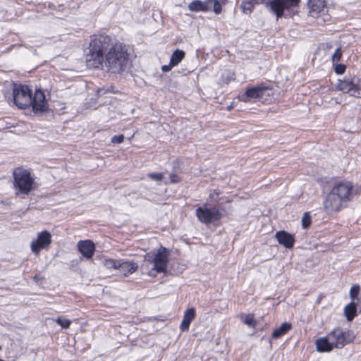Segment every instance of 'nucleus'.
Returning <instances> with one entry per match:
<instances>
[{
	"label": "nucleus",
	"instance_id": "nucleus-16",
	"mask_svg": "<svg viewBox=\"0 0 361 361\" xmlns=\"http://www.w3.org/2000/svg\"><path fill=\"white\" fill-rule=\"evenodd\" d=\"M279 244L283 245L286 248H292L294 245L295 239L293 235L284 231L276 232L275 235Z\"/></svg>",
	"mask_w": 361,
	"mask_h": 361
},
{
	"label": "nucleus",
	"instance_id": "nucleus-20",
	"mask_svg": "<svg viewBox=\"0 0 361 361\" xmlns=\"http://www.w3.org/2000/svg\"><path fill=\"white\" fill-rule=\"evenodd\" d=\"M357 306L355 302H351L344 308V314L348 321H352L356 315Z\"/></svg>",
	"mask_w": 361,
	"mask_h": 361
},
{
	"label": "nucleus",
	"instance_id": "nucleus-3",
	"mask_svg": "<svg viewBox=\"0 0 361 361\" xmlns=\"http://www.w3.org/2000/svg\"><path fill=\"white\" fill-rule=\"evenodd\" d=\"M111 38L106 35H100L92 39L88 47V53L86 55V64L90 68H102L104 70V54L109 47Z\"/></svg>",
	"mask_w": 361,
	"mask_h": 361
},
{
	"label": "nucleus",
	"instance_id": "nucleus-9",
	"mask_svg": "<svg viewBox=\"0 0 361 361\" xmlns=\"http://www.w3.org/2000/svg\"><path fill=\"white\" fill-rule=\"evenodd\" d=\"M51 243V233L47 231H44L39 233L37 238L31 241L30 249L35 255H38L41 250H48Z\"/></svg>",
	"mask_w": 361,
	"mask_h": 361
},
{
	"label": "nucleus",
	"instance_id": "nucleus-7",
	"mask_svg": "<svg viewBox=\"0 0 361 361\" xmlns=\"http://www.w3.org/2000/svg\"><path fill=\"white\" fill-rule=\"evenodd\" d=\"M336 89L343 93L349 94L350 96L360 98L361 78L354 75L339 80L336 85Z\"/></svg>",
	"mask_w": 361,
	"mask_h": 361
},
{
	"label": "nucleus",
	"instance_id": "nucleus-30",
	"mask_svg": "<svg viewBox=\"0 0 361 361\" xmlns=\"http://www.w3.org/2000/svg\"><path fill=\"white\" fill-rule=\"evenodd\" d=\"M147 176L150 179L155 181H161L164 178L162 173H150Z\"/></svg>",
	"mask_w": 361,
	"mask_h": 361
},
{
	"label": "nucleus",
	"instance_id": "nucleus-29",
	"mask_svg": "<svg viewBox=\"0 0 361 361\" xmlns=\"http://www.w3.org/2000/svg\"><path fill=\"white\" fill-rule=\"evenodd\" d=\"M311 224V216L308 212H305L302 217V228L306 229L309 228Z\"/></svg>",
	"mask_w": 361,
	"mask_h": 361
},
{
	"label": "nucleus",
	"instance_id": "nucleus-32",
	"mask_svg": "<svg viewBox=\"0 0 361 361\" xmlns=\"http://www.w3.org/2000/svg\"><path fill=\"white\" fill-rule=\"evenodd\" d=\"M341 56H342V52H341V49L340 48L336 49V50L335 51L334 54L332 56L333 63L339 61L341 58Z\"/></svg>",
	"mask_w": 361,
	"mask_h": 361
},
{
	"label": "nucleus",
	"instance_id": "nucleus-25",
	"mask_svg": "<svg viewBox=\"0 0 361 361\" xmlns=\"http://www.w3.org/2000/svg\"><path fill=\"white\" fill-rule=\"evenodd\" d=\"M233 80H235L234 73L231 71H225L221 74L219 82L223 85H228Z\"/></svg>",
	"mask_w": 361,
	"mask_h": 361
},
{
	"label": "nucleus",
	"instance_id": "nucleus-35",
	"mask_svg": "<svg viewBox=\"0 0 361 361\" xmlns=\"http://www.w3.org/2000/svg\"><path fill=\"white\" fill-rule=\"evenodd\" d=\"M180 180V177L178 176H177L176 174H173V173H171L170 175V181H171V183H178Z\"/></svg>",
	"mask_w": 361,
	"mask_h": 361
},
{
	"label": "nucleus",
	"instance_id": "nucleus-13",
	"mask_svg": "<svg viewBox=\"0 0 361 361\" xmlns=\"http://www.w3.org/2000/svg\"><path fill=\"white\" fill-rule=\"evenodd\" d=\"M32 109L35 112H43L47 109V102L45 95L40 90L35 91L34 96H32Z\"/></svg>",
	"mask_w": 361,
	"mask_h": 361
},
{
	"label": "nucleus",
	"instance_id": "nucleus-34",
	"mask_svg": "<svg viewBox=\"0 0 361 361\" xmlns=\"http://www.w3.org/2000/svg\"><path fill=\"white\" fill-rule=\"evenodd\" d=\"M345 66L344 64H337L335 67V72L336 74H343L345 71Z\"/></svg>",
	"mask_w": 361,
	"mask_h": 361
},
{
	"label": "nucleus",
	"instance_id": "nucleus-15",
	"mask_svg": "<svg viewBox=\"0 0 361 361\" xmlns=\"http://www.w3.org/2000/svg\"><path fill=\"white\" fill-rule=\"evenodd\" d=\"M118 263L117 270L125 276L133 274L138 269V265L134 262L119 259Z\"/></svg>",
	"mask_w": 361,
	"mask_h": 361
},
{
	"label": "nucleus",
	"instance_id": "nucleus-4",
	"mask_svg": "<svg viewBox=\"0 0 361 361\" xmlns=\"http://www.w3.org/2000/svg\"><path fill=\"white\" fill-rule=\"evenodd\" d=\"M353 336L348 330L337 328L329 333L326 336L317 339L315 344L319 352H330L334 348H342L350 343Z\"/></svg>",
	"mask_w": 361,
	"mask_h": 361
},
{
	"label": "nucleus",
	"instance_id": "nucleus-10",
	"mask_svg": "<svg viewBox=\"0 0 361 361\" xmlns=\"http://www.w3.org/2000/svg\"><path fill=\"white\" fill-rule=\"evenodd\" d=\"M196 216L199 221L207 224L215 223L221 217V213L216 208H208L207 207H198L196 209Z\"/></svg>",
	"mask_w": 361,
	"mask_h": 361
},
{
	"label": "nucleus",
	"instance_id": "nucleus-6",
	"mask_svg": "<svg viewBox=\"0 0 361 361\" xmlns=\"http://www.w3.org/2000/svg\"><path fill=\"white\" fill-rule=\"evenodd\" d=\"M13 186L16 196L24 198L36 188L35 179L28 169L18 167L13 170Z\"/></svg>",
	"mask_w": 361,
	"mask_h": 361
},
{
	"label": "nucleus",
	"instance_id": "nucleus-33",
	"mask_svg": "<svg viewBox=\"0 0 361 361\" xmlns=\"http://www.w3.org/2000/svg\"><path fill=\"white\" fill-rule=\"evenodd\" d=\"M124 136L123 135H115L111 138V142L114 144H120L123 142Z\"/></svg>",
	"mask_w": 361,
	"mask_h": 361
},
{
	"label": "nucleus",
	"instance_id": "nucleus-37",
	"mask_svg": "<svg viewBox=\"0 0 361 361\" xmlns=\"http://www.w3.org/2000/svg\"><path fill=\"white\" fill-rule=\"evenodd\" d=\"M361 302V294L357 295V298H355L356 306Z\"/></svg>",
	"mask_w": 361,
	"mask_h": 361
},
{
	"label": "nucleus",
	"instance_id": "nucleus-24",
	"mask_svg": "<svg viewBox=\"0 0 361 361\" xmlns=\"http://www.w3.org/2000/svg\"><path fill=\"white\" fill-rule=\"evenodd\" d=\"M221 5L218 0L207 1V11H213L215 13L219 14L221 12Z\"/></svg>",
	"mask_w": 361,
	"mask_h": 361
},
{
	"label": "nucleus",
	"instance_id": "nucleus-31",
	"mask_svg": "<svg viewBox=\"0 0 361 361\" xmlns=\"http://www.w3.org/2000/svg\"><path fill=\"white\" fill-rule=\"evenodd\" d=\"M244 323L250 326H255L256 322L254 320L253 316L248 314L245 317Z\"/></svg>",
	"mask_w": 361,
	"mask_h": 361
},
{
	"label": "nucleus",
	"instance_id": "nucleus-11",
	"mask_svg": "<svg viewBox=\"0 0 361 361\" xmlns=\"http://www.w3.org/2000/svg\"><path fill=\"white\" fill-rule=\"evenodd\" d=\"M269 90L263 86H255L247 88L241 96L240 100L244 102H250L257 99H263L264 96L269 94Z\"/></svg>",
	"mask_w": 361,
	"mask_h": 361
},
{
	"label": "nucleus",
	"instance_id": "nucleus-27",
	"mask_svg": "<svg viewBox=\"0 0 361 361\" xmlns=\"http://www.w3.org/2000/svg\"><path fill=\"white\" fill-rule=\"evenodd\" d=\"M360 286L356 284L353 285L350 290V297L352 302H355V298H357V295H360Z\"/></svg>",
	"mask_w": 361,
	"mask_h": 361
},
{
	"label": "nucleus",
	"instance_id": "nucleus-19",
	"mask_svg": "<svg viewBox=\"0 0 361 361\" xmlns=\"http://www.w3.org/2000/svg\"><path fill=\"white\" fill-rule=\"evenodd\" d=\"M291 328L292 326L290 323L283 322L279 328L274 330L272 332V337L276 339L279 338L290 331Z\"/></svg>",
	"mask_w": 361,
	"mask_h": 361
},
{
	"label": "nucleus",
	"instance_id": "nucleus-23",
	"mask_svg": "<svg viewBox=\"0 0 361 361\" xmlns=\"http://www.w3.org/2000/svg\"><path fill=\"white\" fill-rule=\"evenodd\" d=\"M188 8L192 11H206L207 1H192Z\"/></svg>",
	"mask_w": 361,
	"mask_h": 361
},
{
	"label": "nucleus",
	"instance_id": "nucleus-14",
	"mask_svg": "<svg viewBox=\"0 0 361 361\" xmlns=\"http://www.w3.org/2000/svg\"><path fill=\"white\" fill-rule=\"evenodd\" d=\"M77 247L82 255L87 259L92 257L95 251V245L90 240H80L78 243Z\"/></svg>",
	"mask_w": 361,
	"mask_h": 361
},
{
	"label": "nucleus",
	"instance_id": "nucleus-26",
	"mask_svg": "<svg viewBox=\"0 0 361 361\" xmlns=\"http://www.w3.org/2000/svg\"><path fill=\"white\" fill-rule=\"evenodd\" d=\"M104 266L107 269H118V265L119 264L118 260H114V259H104L103 261Z\"/></svg>",
	"mask_w": 361,
	"mask_h": 361
},
{
	"label": "nucleus",
	"instance_id": "nucleus-36",
	"mask_svg": "<svg viewBox=\"0 0 361 361\" xmlns=\"http://www.w3.org/2000/svg\"><path fill=\"white\" fill-rule=\"evenodd\" d=\"M174 67V66H171V62L169 65H164L161 67V70L163 72H169L171 69Z\"/></svg>",
	"mask_w": 361,
	"mask_h": 361
},
{
	"label": "nucleus",
	"instance_id": "nucleus-21",
	"mask_svg": "<svg viewBox=\"0 0 361 361\" xmlns=\"http://www.w3.org/2000/svg\"><path fill=\"white\" fill-rule=\"evenodd\" d=\"M265 0H243L241 8L243 13H250L253 8L255 4H264Z\"/></svg>",
	"mask_w": 361,
	"mask_h": 361
},
{
	"label": "nucleus",
	"instance_id": "nucleus-5",
	"mask_svg": "<svg viewBox=\"0 0 361 361\" xmlns=\"http://www.w3.org/2000/svg\"><path fill=\"white\" fill-rule=\"evenodd\" d=\"M168 256V250L164 247H161L157 252L147 253L145 256L142 269L152 276H155L157 273L164 272L169 261Z\"/></svg>",
	"mask_w": 361,
	"mask_h": 361
},
{
	"label": "nucleus",
	"instance_id": "nucleus-12",
	"mask_svg": "<svg viewBox=\"0 0 361 361\" xmlns=\"http://www.w3.org/2000/svg\"><path fill=\"white\" fill-rule=\"evenodd\" d=\"M299 1L300 0H272L269 3V6L277 18H280L286 9L297 6Z\"/></svg>",
	"mask_w": 361,
	"mask_h": 361
},
{
	"label": "nucleus",
	"instance_id": "nucleus-22",
	"mask_svg": "<svg viewBox=\"0 0 361 361\" xmlns=\"http://www.w3.org/2000/svg\"><path fill=\"white\" fill-rule=\"evenodd\" d=\"M185 52L183 50L176 49L171 56V66H177L185 57Z\"/></svg>",
	"mask_w": 361,
	"mask_h": 361
},
{
	"label": "nucleus",
	"instance_id": "nucleus-8",
	"mask_svg": "<svg viewBox=\"0 0 361 361\" xmlns=\"http://www.w3.org/2000/svg\"><path fill=\"white\" fill-rule=\"evenodd\" d=\"M13 99L14 104L19 109H26L32 104V90L25 85H15Z\"/></svg>",
	"mask_w": 361,
	"mask_h": 361
},
{
	"label": "nucleus",
	"instance_id": "nucleus-17",
	"mask_svg": "<svg viewBox=\"0 0 361 361\" xmlns=\"http://www.w3.org/2000/svg\"><path fill=\"white\" fill-rule=\"evenodd\" d=\"M195 317V311L194 308H190L185 312L184 317L180 328L181 331H185L188 330L190 324Z\"/></svg>",
	"mask_w": 361,
	"mask_h": 361
},
{
	"label": "nucleus",
	"instance_id": "nucleus-1",
	"mask_svg": "<svg viewBox=\"0 0 361 361\" xmlns=\"http://www.w3.org/2000/svg\"><path fill=\"white\" fill-rule=\"evenodd\" d=\"M354 196L353 186L350 182L335 185L324 201V207L328 212H338L346 206Z\"/></svg>",
	"mask_w": 361,
	"mask_h": 361
},
{
	"label": "nucleus",
	"instance_id": "nucleus-28",
	"mask_svg": "<svg viewBox=\"0 0 361 361\" xmlns=\"http://www.w3.org/2000/svg\"><path fill=\"white\" fill-rule=\"evenodd\" d=\"M55 322L63 329H68L71 322L69 319L63 317H58Z\"/></svg>",
	"mask_w": 361,
	"mask_h": 361
},
{
	"label": "nucleus",
	"instance_id": "nucleus-18",
	"mask_svg": "<svg viewBox=\"0 0 361 361\" xmlns=\"http://www.w3.org/2000/svg\"><path fill=\"white\" fill-rule=\"evenodd\" d=\"M310 14L312 17H315L319 13H320L325 6V2L324 0H310Z\"/></svg>",
	"mask_w": 361,
	"mask_h": 361
},
{
	"label": "nucleus",
	"instance_id": "nucleus-2",
	"mask_svg": "<svg viewBox=\"0 0 361 361\" xmlns=\"http://www.w3.org/2000/svg\"><path fill=\"white\" fill-rule=\"evenodd\" d=\"M128 61V55L125 45L121 43L112 44L110 42L106 51L104 70L112 73H121L126 68Z\"/></svg>",
	"mask_w": 361,
	"mask_h": 361
}]
</instances>
